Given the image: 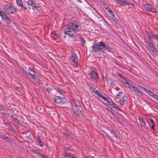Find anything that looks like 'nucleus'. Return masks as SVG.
Returning <instances> with one entry per match:
<instances>
[{
    "label": "nucleus",
    "mask_w": 158,
    "mask_h": 158,
    "mask_svg": "<svg viewBox=\"0 0 158 158\" xmlns=\"http://www.w3.org/2000/svg\"><path fill=\"white\" fill-rule=\"evenodd\" d=\"M90 89L95 94L97 93V90L94 87H92V88H91Z\"/></svg>",
    "instance_id": "nucleus-34"
},
{
    "label": "nucleus",
    "mask_w": 158,
    "mask_h": 158,
    "mask_svg": "<svg viewBox=\"0 0 158 158\" xmlns=\"http://www.w3.org/2000/svg\"><path fill=\"white\" fill-rule=\"evenodd\" d=\"M52 34H54V35L57 36V33L55 31H52Z\"/></svg>",
    "instance_id": "nucleus-47"
},
{
    "label": "nucleus",
    "mask_w": 158,
    "mask_h": 158,
    "mask_svg": "<svg viewBox=\"0 0 158 158\" xmlns=\"http://www.w3.org/2000/svg\"><path fill=\"white\" fill-rule=\"evenodd\" d=\"M70 104L71 108L75 115L80 117L83 115L82 108L78 102H76L74 100H73L70 101Z\"/></svg>",
    "instance_id": "nucleus-2"
},
{
    "label": "nucleus",
    "mask_w": 158,
    "mask_h": 158,
    "mask_svg": "<svg viewBox=\"0 0 158 158\" xmlns=\"http://www.w3.org/2000/svg\"><path fill=\"white\" fill-rule=\"evenodd\" d=\"M80 38L81 39V42L82 43V45L83 46H84L85 43V41L84 39V38L81 36L80 37Z\"/></svg>",
    "instance_id": "nucleus-27"
},
{
    "label": "nucleus",
    "mask_w": 158,
    "mask_h": 158,
    "mask_svg": "<svg viewBox=\"0 0 158 158\" xmlns=\"http://www.w3.org/2000/svg\"><path fill=\"white\" fill-rule=\"evenodd\" d=\"M109 133H106V135L109 138H112V136L110 135V134H111L113 135V136L114 137H116L118 138L117 134L115 132L111 130H110L109 131Z\"/></svg>",
    "instance_id": "nucleus-10"
},
{
    "label": "nucleus",
    "mask_w": 158,
    "mask_h": 158,
    "mask_svg": "<svg viewBox=\"0 0 158 158\" xmlns=\"http://www.w3.org/2000/svg\"><path fill=\"white\" fill-rule=\"evenodd\" d=\"M90 77L91 78L98 81L99 79L98 73L94 70H92L90 72Z\"/></svg>",
    "instance_id": "nucleus-8"
},
{
    "label": "nucleus",
    "mask_w": 158,
    "mask_h": 158,
    "mask_svg": "<svg viewBox=\"0 0 158 158\" xmlns=\"http://www.w3.org/2000/svg\"><path fill=\"white\" fill-rule=\"evenodd\" d=\"M127 96L124 95L123 96V97L122 98V102L124 103V104H127Z\"/></svg>",
    "instance_id": "nucleus-19"
},
{
    "label": "nucleus",
    "mask_w": 158,
    "mask_h": 158,
    "mask_svg": "<svg viewBox=\"0 0 158 158\" xmlns=\"http://www.w3.org/2000/svg\"><path fill=\"white\" fill-rule=\"evenodd\" d=\"M97 94H98V95L99 96V95L100 94H101L100 91H98V92H97V93H96Z\"/></svg>",
    "instance_id": "nucleus-53"
},
{
    "label": "nucleus",
    "mask_w": 158,
    "mask_h": 158,
    "mask_svg": "<svg viewBox=\"0 0 158 158\" xmlns=\"http://www.w3.org/2000/svg\"><path fill=\"white\" fill-rule=\"evenodd\" d=\"M130 3V4H129V5H130V4L131 5V6H133V5H134V4H133V3H132V4H131H131H130V3Z\"/></svg>",
    "instance_id": "nucleus-60"
},
{
    "label": "nucleus",
    "mask_w": 158,
    "mask_h": 158,
    "mask_svg": "<svg viewBox=\"0 0 158 158\" xmlns=\"http://www.w3.org/2000/svg\"><path fill=\"white\" fill-rule=\"evenodd\" d=\"M157 100L158 101V98H157Z\"/></svg>",
    "instance_id": "nucleus-64"
},
{
    "label": "nucleus",
    "mask_w": 158,
    "mask_h": 158,
    "mask_svg": "<svg viewBox=\"0 0 158 158\" xmlns=\"http://www.w3.org/2000/svg\"><path fill=\"white\" fill-rule=\"evenodd\" d=\"M107 11L110 14L111 16L113 15V14H114L113 13V12L112 10L111 9H109H109L107 10Z\"/></svg>",
    "instance_id": "nucleus-35"
},
{
    "label": "nucleus",
    "mask_w": 158,
    "mask_h": 158,
    "mask_svg": "<svg viewBox=\"0 0 158 158\" xmlns=\"http://www.w3.org/2000/svg\"><path fill=\"white\" fill-rule=\"evenodd\" d=\"M38 142L39 144L40 145V146L43 147L44 146V143L41 140H39V141Z\"/></svg>",
    "instance_id": "nucleus-33"
},
{
    "label": "nucleus",
    "mask_w": 158,
    "mask_h": 158,
    "mask_svg": "<svg viewBox=\"0 0 158 158\" xmlns=\"http://www.w3.org/2000/svg\"><path fill=\"white\" fill-rule=\"evenodd\" d=\"M27 6V7L29 8V9H31V6Z\"/></svg>",
    "instance_id": "nucleus-55"
},
{
    "label": "nucleus",
    "mask_w": 158,
    "mask_h": 158,
    "mask_svg": "<svg viewBox=\"0 0 158 158\" xmlns=\"http://www.w3.org/2000/svg\"><path fill=\"white\" fill-rule=\"evenodd\" d=\"M119 96H120V95H119V94H117L115 96V98H119Z\"/></svg>",
    "instance_id": "nucleus-51"
},
{
    "label": "nucleus",
    "mask_w": 158,
    "mask_h": 158,
    "mask_svg": "<svg viewBox=\"0 0 158 158\" xmlns=\"http://www.w3.org/2000/svg\"><path fill=\"white\" fill-rule=\"evenodd\" d=\"M4 9L5 11L9 14H14L16 11V9L11 5H6L4 6Z\"/></svg>",
    "instance_id": "nucleus-4"
},
{
    "label": "nucleus",
    "mask_w": 158,
    "mask_h": 158,
    "mask_svg": "<svg viewBox=\"0 0 158 158\" xmlns=\"http://www.w3.org/2000/svg\"><path fill=\"white\" fill-rule=\"evenodd\" d=\"M0 16L2 17V19H6L8 17L6 14H5L3 11H2V12H1V14L0 15Z\"/></svg>",
    "instance_id": "nucleus-18"
},
{
    "label": "nucleus",
    "mask_w": 158,
    "mask_h": 158,
    "mask_svg": "<svg viewBox=\"0 0 158 158\" xmlns=\"http://www.w3.org/2000/svg\"><path fill=\"white\" fill-rule=\"evenodd\" d=\"M4 21L7 24H10L11 23V20L8 17H7L6 19H4Z\"/></svg>",
    "instance_id": "nucleus-29"
},
{
    "label": "nucleus",
    "mask_w": 158,
    "mask_h": 158,
    "mask_svg": "<svg viewBox=\"0 0 158 158\" xmlns=\"http://www.w3.org/2000/svg\"><path fill=\"white\" fill-rule=\"evenodd\" d=\"M47 91V92L49 93L52 90V89L51 88H48L46 89Z\"/></svg>",
    "instance_id": "nucleus-37"
},
{
    "label": "nucleus",
    "mask_w": 158,
    "mask_h": 158,
    "mask_svg": "<svg viewBox=\"0 0 158 158\" xmlns=\"http://www.w3.org/2000/svg\"><path fill=\"white\" fill-rule=\"evenodd\" d=\"M61 157L62 158H77L75 155L67 152L62 154Z\"/></svg>",
    "instance_id": "nucleus-9"
},
{
    "label": "nucleus",
    "mask_w": 158,
    "mask_h": 158,
    "mask_svg": "<svg viewBox=\"0 0 158 158\" xmlns=\"http://www.w3.org/2000/svg\"><path fill=\"white\" fill-rule=\"evenodd\" d=\"M1 110L3 111H5V109H1Z\"/></svg>",
    "instance_id": "nucleus-58"
},
{
    "label": "nucleus",
    "mask_w": 158,
    "mask_h": 158,
    "mask_svg": "<svg viewBox=\"0 0 158 158\" xmlns=\"http://www.w3.org/2000/svg\"><path fill=\"white\" fill-rule=\"evenodd\" d=\"M26 73V72H25V73H24V75H25Z\"/></svg>",
    "instance_id": "nucleus-63"
},
{
    "label": "nucleus",
    "mask_w": 158,
    "mask_h": 158,
    "mask_svg": "<svg viewBox=\"0 0 158 158\" xmlns=\"http://www.w3.org/2000/svg\"><path fill=\"white\" fill-rule=\"evenodd\" d=\"M28 71H29V74L32 77L33 79L35 80L39 79L40 76L37 75L35 71L32 70L31 68L29 67L28 69Z\"/></svg>",
    "instance_id": "nucleus-6"
},
{
    "label": "nucleus",
    "mask_w": 158,
    "mask_h": 158,
    "mask_svg": "<svg viewBox=\"0 0 158 158\" xmlns=\"http://www.w3.org/2000/svg\"><path fill=\"white\" fill-rule=\"evenodd\" d=\"M99 97L102 99L104 101H107V98L102 94H100L99 95Z\"/></svg>",
    "instance_id": "nucleus-26"
},
{
    "label": "nucleus",
    "mask_w": 158,
    "mask_h": 158,
    "mask_svg": "<svg viewBox=\"0 0 158 158\" xmlns=\"http://www.w3.org/2000/svg\"><path fill=\"white\" fill-rule=\"evenodd\" d=\"M114 84L113 82H111L110 84V87L113 88L114 87Z\"/></svg>",
    "instance_id": "nucleus-43"
},
{
    "label": "nucleus",
    "mask_w": 158,
    "mask_h": 158,
    "mask_svg": "<svg viewBox=\"0 0 158 158\" xmlns=\"http://www.w3.org/2000/svg\"><path fill=\"white\" fill-rule=\"evenodd\" d=\"M34 4H35V3H33V5L31 6V9H32V7H33L34 6Z\"/></svg>",
    "instance_id": "nucleus-54"
},
{
    "label": "nucleus",
    "mask_w": 158,
    "mask_h": 158,
    "mask_svg": "<svg viewBox=\"0 0 158 158\" xmlns=\"http://www.w3.org/2000/svg\"><path fill=\"white\" fill-rule=\"evenodd\" d=\"M140 122V124L142 126H143L144 128H146L145 123L143 119L142 118L139 119Z\"/></svg>",
    "instance_id": "nucleus-16"
},
{
    "label": "nucleus",
    "mask_w": 158,
    "mask_h": 158,
    "mask_svg": "<svg viewBox=\"0 0 158 158\" xmlns=\"http://www.w3.org/2000/svg\"><path fill=\"white\" fill-rule=\"evenodd\" d=\"M150 46H151V49H152L151 51H152V52H157V50L156 49V48L155 47L154 45H152Z\"/></svg>",
    "instance_id": "nucleus-30"
},
{
    "label": "nucleus",
    "mask_w": 158,
    "mask_h": 158,
    "mask_svg": "<svg viewBox=\"0 0 158 158\" xmlns=\"http://www.w3.org/2000/svg\"><path fill=\"white\" fill-rule=\"evenodd\" d=\"M110 106L112 107L115 108L117 110L121 111V109L118 106L114 103H112L110 105Z\"/></svg>",
    "instance_id": "nucleus-14"
},
{
    "label": "nucleus",
    "mask_w": 158,
    "mask_h": 158,
    "mask_svg": "<svg viewBox=\"0 0 158 158\" xmlns=\"http://www.w3.org/2000/svg\"><path fill=\"white\" fill-rule=\"evenodd\" d=\"M56 91L57 92L62 95L64 94L65 93V92L62 89L60 88L59 87L57 88Z\"/></svg>",
    "instance_id": "nucleus-17"
},
{
    "label": "nucleus",
    "mask_w": 158,
    "mask_h": 158,
    "mask_svg": "<svg viewBox=\"0 0 158 158\" xmlns=\"http://www.w3.org/2000/svg\"><path fill=\"white\" fill-rule=\"evenodd\" d=\"M79 2H82L81 0H77Z\"/></svg>",
    "instance_id": "nucleus-59"
},
{
    "label": "nucleus",
    "mask_w": 158,
    "mask_h": 158,
    "mask_svg": "<svg viewBox=\"0 0 158 158\" xmlns=\"http://www.w3.org/2000/svg\"><path fill=\"white\" fill-rule=\"evenodd\" d=\"M2 114L4 115H6V112H2Z\"/></svg>",
    "instance_id": "nucleus-56"
},
{
    "label": "nucleus",
    "mask_w": 158,
    "mask_h": 158,
    "mask_svg": "<svg viewBox=\"0 0 158 158\" xmlns=\"http://www.w3.org/2000/svg\"><path fill=\"white\" fill-rule=\"evenodd\" d=\"M153 97L157 100L158 98V95L155 94L154 95Z\"/></svg>",
    "instance_id": "nucleus-42"
},
{
    "label": "nucleus",
    "mask_w": 158,
    "mask_h": 158,
    "mask_svg": "<svg viewBox=\"0 0 158 158\" xmlns=\"http://www.w3.org/2000/svg\"><path fill=\"white\" fill-rule=\"evenodd\" d=\"M118 76H119L121 78H122V79H125L123 77H122V75L121 74H118Z\"/></svg>",
    "instance_id": "nucleus-50"
},
{
    "label": "nucleus",
    "mask_w": 158,
    "mask_h": 158,
    "mask_svg": "<svg viewBox=\"0 0 158 158\" xmlns=\"http://www.w3.org/2000/svg\"><path fill=\"white\" fill-rule=\"evenodd\" d=\"M156 52H154L152 53V55L154 57L156 56L157 55Z\"/></svg>",
    "instance_id": "nucleus-44"
},
{
    "label": "nucleus",
    "mask_w": 158,
    "mask_h": 158,
    "mask_svg": "<svg viewBox=\"0 0 158 158\" xmlns=\"http://www.w3.org/2000/svg\"><path fill=\"white\" fill-rule=\"evenodd\" d=\"M111 16H112V19H113L116 23H117L119 22L118 20L115 18L114 14H113V15Z\"/></svg>",
    "instance_id": "nucleus-28"
},
{
    "label": "nucleus",
    "mask_w": 158,
    "mask_h": 158,
    "mask_svg": "<svg viewBox=\"0 0 158 158\" xmlns=\"http://www.w3.org/2000/svg\"><path fill=\"white\" fill-rule=\"evenodd\" d=\"M106 101V102L110 106V105L112 103H113V102H110L109 101H108V99L107 100V101Z\"/></svg>",
    "instance_id": "nucleus-41"
},
{
    "label": "nucleus",
    "mask_w": 158,
    "mask_h": 158,
    "mask_svg": "<svg viewBox=\"0 0 158 158\" xmlns=\"http://www.w3.org/2000/svg\"><path fill=\"white\" fill-rule=\"evenodd\" d=\"M141 88L147 93H148L149 95L152 96L153 97L154 96V95L155 94L153 92L150 91L149 90L147 89L145 87L141 86Z\"/></svg>",
    "instance_id": "nucleus-11"
},
{
    "label": "nucleus",
    "mask_w": 158,
    "mask_h": 158,
    "mask_svg": "<svg viewBox=\"0 0 158 158\" xmlns=\"http://www.w3.org/2000/svg\"><path fill=\"white\" fill-rule=\"evenodd\" d=\"M151 11L153 13H156V10L153 7V6H152L151 8L150 9V11Z\"/></svg>",
    "instance_id": "nucleus-31"
},
{
    "label": "nucleus",
    "mask_w": 158,
    "mask_h": 158,
    "mask_svg": "<svg viewBox=\"0 0 158 158\" xmlns=\"http://www.w3.org/2000/svg\"><path fill=\"white\" fill-rule=\"evenodd\" d=\"M64 135H65L66 136H69L71 134L69 132H67L66 133H64Z\"/></svg>",
    "instance_id": "nucleus-38"
},
{
    "label": "nucleus",
    "mask_w": 158,
    "mask_h": 158,
    "mask_svg": "<svg viewBox=\"0 0 158 158\" xmlns=\"http://www.w3.org/2000/svg\"><path fill=\"white\" fill-rule=\"evenodd\" d=\"M22 134H24L25 132H22Z\"/></svg>",
    "instance_id": "nucleus-62"
},
{
    "label": "nucleus",
    "mask_w": 158,
    "mask_h": 158,
    "mask_svg": "<svg viewBox=\"0 0 158 158\" xmlns=\"http://www.w3.org/2000/svg\"><path fill=\"white\" fill-rule=\"evenodd\" d=\"M150 120L151 122V123H152V124H155L153 120L151 119V118H150Z\"/></svg>",
    "instance_id": "nucleus-46"
},
{
    "label": "nucleus",
    "mask_w": 158,
    "mask_h": 158,
    "mask_svg": "<svg viewBox=\"0 0 158 158\" xmlns=\"http://www.w3.org/2000/svg\"><path fill=\"white\" fill-rule=\"evenodd\" d=\"M0 136L1 138L7 141L8 142L9 141L7 139H8L9 137L6 135L2 134L0 135Z\"/></svg>",
    "instance_id": "nucleus-22"
},
{
    "label": "nucleus",
    "mask_w": 158,
    "mask_h": 158,
    "mask_svg": "<svg viewBox=\"0 0 158 158\" xmlns=\"http://www.w3.org/2000/svg\"><path fill=\"white\" fill-rule=\"evenodd\" d=\"M54 100L55 102L57 103L64 104L66 103V100L65 98H61L58 96H56L54 98Z\"/></svg>",
    "instance_id": "nucleus-7"
},
{
    "label": "nucleus",
    "mask_w": 158,
    "mask_h": 158,
    "mask_svg": "<svg viewBox=\"0 0 158 158\" xmlns=\"http://www.w3.org/2000/svg\"><path fill=\"white\" fill-rule=\"evenodd\" d=\"M155 124H152V125L151 126V128L152 130H153L155 128Z\"/></svg>",
    "instance_id": "nucleus-45"
},
{
    "label": "nucleus",
    "mask_w": 158,
    "mask_h": 158,
    "mask_svg": "<svg viewBox=\"0 0 158 158\" xmlns=\"http://www.w3.org/2000/svg\"><path fill=\"white\" fill-rule=\"evenodd\" d=\"M33 152L35 154H38L39 155L40 154V152L37 150H33Z\"/></svg>",
    "instance_id": "nucleus-39"
},
{
    "label": "nucleus",
    "mask_w": 158,
    "mask_h": 158,
    "mask_svg": "<svg viewBox=\"0 0 158 158\" xmlns=\"http://www.w3.org/2000/svg\"><path fill=\"white\" fill-rule=\"evenodd\" d=\"M152 5L150 4H146L143 6L144 8L148 11H149Z\"/></svg>",
    "instance_id": "nucleus-15"
},
{
    "label": "nucleus",
    "mask_w": 158,
    "mask_h": 158,
    "mask_svg": "<svg viewBox=\"0 0 158 158\" xmlns=\"http://www.w3.org/2000/svg\"><path fill=\"white\" fill-rule=\"evenodd\" d=\"M16 89L17 91H18L19 92H20L22 90V89L21 88L19 87H16Z\"/></svg>",
    "instance_id": "nucleus-40"
},
{
    "label": "nucleus",
    "mask_w": 158,
    "mask_h": 158,
    "mask_svg": "<svg viewBox=\"0 0 158 158\" xmlns=\"http://www.w3.org/2000/svg\"><path fill=\"white\" fill-rule=\"evenodd\" d=\"M148 39L149 41V44H150V46L154 45V44L153 42L152 41V39H151V38L150 37L148 36Z\"/></svg>",
    "instance_id": "nucleus-25"
},
{
    "label": "nucleus",
    "mask_w": 158,
    "mask_h": 158,
    "mask_svg": "<svg viewBox=\"0 0 158 158\" xmlns=\"http://www.w3.org/2000/svg\"><path fill=\"white\" fill-rule=\"evenodd\" d=\"M87 158H94V157L93 156H88Z\"/></svg>",
    "instance_id": "nucleus-57"
},
{
    "label": "nucleus",
    "mask_w": 158,
    "mask_h": 158,
    "mask_svg": "<svg viewBox=\"0 0 158 158\" xmlns=\"http://www.w3.org/2000/svg\"><path fill=\"white\" fill-rule=\"evenodd\" d=\"M16 3L19 7H21L23 5L22 0H16Z\"/></svg>",
    "instance_id": "nucleus-20"
},
{
    "label": "nucleus",
    "mask_w": 158,
    "mask_h": 158,
    "mask_svg": "<svg viewBox=\"0 0 158 158\" xmlns=\"http://www.w3.org/2000/svg\"><path fill=\"white\" fill-rule=\"evenodd\" d=\"M149 36H151L154 39H155L156 41H158V35L154 34V33L151 32L149 34H148Z\"/></svg>",
    "instance_id": "nucleus-13"
},
{
    "label": "nucleus",
    "mask_w": 158,
    "mask_h": 158,
    "mask_svg": "<svg viewBox=\"0 0 158 158\" xmlns=\"http://www.w3.org/2000/svg\"><path fill=\"white\" fill-rule=\"evenodd\" d=\"M124 79L125 80V82L126 84L128 85V88L130 89L132 88L133 86L132 85H130L128 81H127L125 79Z\"/></svg>",
    "instance_id": "nucleus-32"
},
{
    "label": "nucleus",
    "mask_w": 158,
    "mask_h": 158,
    "mask_svg": "<svg viewBox=\"0 0 158 158\" xmlns=\"http://www.w3.org/2000/svg\"><path fill=\"white\" fill-rule=\"evenodd\" d=\"M109 48V47L106 45L104 42L101 41L94 44L92 46V51L93 52L97 53L106 50Z\"/></svg>",
    "instance_id": "nucleus-3"
},
{
    "label": "nucleus",
    "mask_w": 158,
    "mask_h": 158,
    "mask_svg": "<svg viewBox=\"0 0 158 158\" xmlns=\"http://www.w3.org/2000/svg\"><path fill=\"white\" fill-rule=\"evenodd\" d=\"M11 118H12L13 121L15 122L17 124H19V120L17 118L14 117L13 116H11Z\"/></svg>",
    "instance_id": "nucleus-23"
},
{
    "label": "nucleus",
    "mask_w": 158,
    "mask_h": 158,
    "mask_svg": "<svg viewBox=\"0 0 158 158\" xmlns=\"http://www.w3.org/2000/svg\"><path fill=\"white\" fill-rule=\"evenodd\" d=\"M2 11L0 10V15L1 14V12H2Z\"/></svg>",
    "instance_id": "nucleus-61"
},
{
    "label": "nucleus",
    "mask_w": 158,
    "mask_h": 158,
    "mask_svg": "<svg viewBox=\"0 0 158 158\" xmlns=\"http://www.w3.org/2000/svg\"><path fill=\"white\" fill-rule=\"evenodd\" d=\"M21 9L22 10H26L27 9V7L25 6H24V5H23V6H21Z\"/></svg>",
    "instance_id": "nucleus-36"
},
{
    "label": "nucleus",
    "mask_w": 158,
    "mask_h": 158,
    "mask_svg": "<svg viewBox=\"0 0 158 158\" xmlns=\"http://www.w3.org/2000/svg\"><path fill=\"white\" fill-rule=\"evenodd\" d=\"M132 88L133 89V90L135 93H137V94H139V95H143V94L137 88H135L134 86H132Z\"/></svg>",
    "instance_id": "nucleus-12"
},
{
    "label": "nucleus",
    "mask_w": 158,
    "mask_h": 158,
    "mask_svg": "<svg viewBox=\"0 0 158 158\" xmlns=\"http://www.w3.org/2000/svg\"><path fill=\"white\" fill-rule=\"evenodd\" d=\"M71 63L74 65V67H77L78 66V59L75 53L73 54L70 58Z\"/></svg>",
    "instance_id": "nucleus-5"
},
{
    "label": "nucleus",
    "mask_w": 158,
    "mask_h": 158,
    "mask_svg": "<svg viewBox=\"0 0 158 158\" xmlns=\"http://www.w3.org/2000/svg\"><path fill=\"white\" fill-rule=\"evenodd\" d=\"M27 3V6H29L33 5V3H35V2L33 1H29L28 2H26Z\"/></svg>",
    "instance_id": "nucleus-24"
},
{
    "label": "nucleus",
    "mask_w": 158,
    "mask_h": 158,
    "mask_svg": "<svg viewBox=\"0 0 158 158\" xmlns=\"http://www.w3.org/2000/svg\"><path fill=\"white\" fill-rule=\"evenodd\" d=\"M39 155L40 156L42 157L43 158H45V156L44 155L41 154L40 153Z\"/></svg>",
    "instance_id": "nucleus-48"
},
{
    "label": "nucleus",
    "mask_w": 158,
    "mask_h": 158,
    "mask_svg": "<svg viewBox=\"0 0 158 158\" xmlns=\"http://www.w3.org/2000/svg\"><path fill=\"white\" fill-rule=\"evenodd\" d=\"M67 26L69 27L65 28L64 31V33L65 35L76 37L77 36V32L82 31V27L76 20L71 21L68 22Z\"/></svg>",
    "instance_id": "nucleus-1"
},
{
    "label": "nucleus",
    "mask_w": 158,
    "mask_h": 158,
    "mask_svg": "<svg viewBox=\"0 0 158 158\" xmlns=\"http://www.w3.org/2000/svg\"><path fill=\"white\" fill-rule=\"evenodd\" d=\"M37 140L38 141H39V140H41L40 138L39 135H38L37 137Z\"/></svg>",
    "instance_id": "nucleus-49"
},
{
    "label": "nucleus",
    "mask_w": 158,
    "mask_h": 158,
    "mask_svg": "<svg viewBox=\"0 0 158 158\" xmlns=\"http://www.w3.org/2000/svg\"><path fill=\"white\" fill-rule=\"evenodd\" d=\"M34 7H32V9L34 10H39L40 7L39 5H37V4L35 3V4H34Z\"/></svg>",
    "instance_id": "nucleus-21"
},
{
    "label": "nucleus",
    "mask_w": 158,
    "mask_h": 158,
    "mask_svg": "<svg viewBox=\"0 0 158 158\" xmlns=\"http://www.w3.org/2000/svg\"><path fill=\"white\" fill-rule=\"evenodd\" d=\"M87 85L90 88V89L91 88H92V87L91 86V85H90L88 84Z\"/></svg>",
    "instance_id": "nucleus-52"
}]
</instances>
